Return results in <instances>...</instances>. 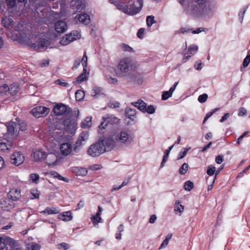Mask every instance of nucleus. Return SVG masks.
Here are the masks:
<instances>
[{
    "label": "nucleus",
    "mask_w": 250,
    "mask_h": 250,
    "mask_svg": "<svg viewBox=\"0 0 250 250\" xmlns=\"http://www.w3.org/2000/svg\"><path fill=\"white\" fill-rule=\"evenodd\" d=\"M247 113L246 109L244 107H241L239 110L238 116H243L245 115Z\"/></svg>",
    "instance_id": "57"
},
{
    "label": "nucleus",
    "mask_w": 250,
    "mask_h": 250,
    "mask_svg": "<svg viewBox=\"0 0 250 250\" xmlns=\"http://www.w3.org/2000/svg\"><path fill=\"white\" fill-rule=\"evenodd\" d=\"M119 47L121 50L124 51L131 52L132 51V48L126 44L122 43L120 45Z\"/></svg>",
    "instance_id": "47"
},
{
    "label": "nucleus",
    "mask_w": 250,
    "mask_h": 250,
    "mask_svg": "<svg viewBox=\"0 0 250 250\" xmlns=\"http://www.w3.org/2000/svg\"><path fill=\"white\" fill-rule=\"evenodd\" d=\"M192 29L189 27H181L179 30L176 31L177 33L178 34H187L189 33L190 31L191 32Z\"/></svg>",
    "instance_id": "37"
},
{
    "label": "nucleus",
    "mask_w": 250,
    "mask_h": 250,
    "mask_svg": "<svg viewBox=\"0 0 250 250\" xmlns=\"http://www.w3.org/2000/svg\"><path fill=\"white\" fill-rule=\"evenodd\" d=\"M208 97V96L207 94H203L198 97V100L200 103H203L207 101Z\"/></svg>",
    "instance_id": "53"
},
{
    "label": "nucleus",
    "mask_w": 250,
    "mask_h": 250,
    "mask_svg": "<svg viewBox=\"0 0 250 250\" xmlns=\"http://www.w3.org/2000/svg\"><path fill=\"white\" fill-rule=\"evenodd\" d=\"M8 85L6 84H2L0 87V93L7 94V93H8Z\"/></svg>",
    "instance_id": "54"
},
{
    "label": "nucleus",
    "mask_w": 250,
    "mask_h": 250,
    "mask_svg": "<svg viewBox=\"0 0 250 250\" xmlns=\"http://www.w3.org/2000/svg\"><path fill=\"white\" fill-rule=\"evenodd\" d=\"M89 73L87 72V69L83 68V72L75 80H74L73 83L76 84V83H81L82 82L86 81L88 79Z\"/></svg>",
    "instance_id": "20"
},
{
    "label": "nucleus",
    "mask_w": 250,
    "mask_h": 250,
    "mask_svg": "<svg viewBox=\"0 0 250 250\" xmlns=\"http://www.w3.org/2000/svg\"><path fill=\"white\" fill-rule=\"evenodd\" d=\"M115 139L119 143L125 146H129L133 141L131 133L127 130H122L115 136Z\"/></svg>",
    "instance_id": "4"
},
{
    "label": "nucleus",
    "mask_w": 250,
    "mask_h": 250,
    "mask_svg": "<svg viewBox=\"0 0 250 250\" xmlns=\"http://www.w3.org/2000/svg\"><path fill=\"white\" fill-rule=\"evenodd\" d=\"M103 120L104 121L99 126L100 129L104 128L108 125H117L120 123V119L112 115L103 118Z\"/></svg>",
    "instance_id": "10"
},
{
    "label": "nucleus",
    "mask_w": 250,
    "mask_h": 250,
    "mask_svg": "<svg viewBox=\"0 0 250 250\" xmlns=\"http://www.w3.org/2000/svg\"><path fill=\"white\" fill-rule=\"evenodd\" d=\"M133 105L137 107L139 110L143 112L146 105V104L142 100H138L137 102H134Z\"/></svg>",
    "instance_id": "27"
},
{
    "label": "nucleus",
    "mask_w": 250,
    "mask_h": 250,
    "mask_svg": "<svg viewBox=\"0 0 250 250\" xmlns=\"http://www.w3.org/2000/svg\"><path fill=\"white\" fill-rule=\"evenodd\" d=\"M215 171H216L215 167H214L211 165H210V166H208V167L207 173L208 175L211 176V175H213L215 173Z\"/></svg>",
    "instance_id": "48"
},
{
    "label": "nucleus",
    "mask_w": 250,
    "mask_h": 250,
    "mask_svg": "<svg viewBox=\"0 0 250 250\" xmlns=\"http://www.w3.org/2000/svg\"><path fill=\"white\" fill-rule=\"evenodd\" d=\"M60 151L62 155L67 156L72 154L74 151V147L70 143H63L60 145Z\"/></svg>",
    "instance_id": "12"
},
{
    "label": "nucleus",
    "mask_w": 250,
    "mask_h": 250,
    "mask_svg": "<svg viewBox=\"0 0 250 250\" xmlns=\"http://www.w3.org/2000/svg\"><path fill=\"white\" fill-rule=\"evenodd\" d=\"M46 153L42 149H39L34 150L32 153V156L36 162H42L45 160Z\"/></svg>",
    "instance_id": "17"
},
{
    "label": "nucleus",
    "mask_w": 250,
    "mask_h": 250,
    "mask_svg": "<svg viewBox=\"0 0 250 250\" xmlns=\"http://www.w3.org/2000/svg\"><path fill=\"white\" fill-rule=\"evenodd\" d=\"M132 63L130 58H124L121 59L117 66L116 74L119 77H123L128 72L132 66Z\"/></svg>",
    "instance_id": "3"
},
{
    "label": "nucleus",
    "mask_w": 250,
    "mask_h": 250,
    "mask_svg": "<svg viewBox=\"0 0 250 250\" xmlns=\"http://www.w3.org/2000/svg\"><path fill=\"white\" fill-rule=\"evenodd\" d=\"M208 30L207 28L203 27H199L196 30H193L192 29L191 32L193 34H199L202 32H206Z\"/></svg>",
    "instance_id": "52"
},
{
    "label": "nucleus",
    "mask_w": 250,
    "mask_h": 250,
    "mask_svg": "<svg viewBox=\"0 0 250 250\" xmlns=\"http://www.w3.org/2000/svg\"><path fill=\"white\" fill-rule=\"evenodd\" d=\"M155 110L156 109L153 105H149L147 106L146 105L143 112H147L148 114H152L155 112Z\"/></svg>",
    "instance_id": "40"
},
{
    "label": "nucleus",
    "mask_w": 250,
    "mask_h": 250,
    "mask_svg": "<svg viewBox=\"0 0 250 250\" xmlns=\"http://www.w3.org/2000/svg\"><path fill=\"white\" fill-rule=\"evenodd\" d=\"M73 5H75V8L77 10H82L84 7V1L83 0H75L72 1Z\"/></svg>",
    "instance_id": "30"
},
{
    "label": "nucleus",
    "mask_w": 250,
    "mask_h": 250,
    "mask_svg": "<svg viewBox=\"0 0 250 250\" xmlns=\"http://www.w3.org/2000/svg\"><path fill=\"white\" fill-rule=\"evenodd\" d=\"M145 32V29L144 28H140L137 33V36L139 38H142Z\"/></svg>",
    "instance_id": "59"
},
{
    "label": "nucleus",
    "mask_w": 250,
    "mask_h": 250,
    "mask_svg": "<svg viewBox=\"0 0 250 250\" xmlns=\"http://www.w3.org/2000/svg\"><path fill=\"white\" fill-rule=\"evenodd\" d=\"M5 2L7 5L8 9H11L14 7L16 4V0H0V8L2 7V3Z\"/></svg>",
    "instance_id": "26"
},
{
    "label": "nucleus",
    "mask_w": 250,
    "mask_h": 250,
    "mask_svg": "<svg viewBox=\"0 0 250 250\" xmlns=\"http://www.w3.org/2000/svg\"><path fill=\"white\" fill-rule=\"evenodd\" d=\"M88 138L89 133L87 131H83L80 134L74 147L75 152L77 153L79 151L81 146L85 144Z\"/></svg>",
    "instance_id": "8"
},
{
    "label": "nucleus",
    "mask_w": 250,
    "mask_h": 250,
    "mask_svg": "<svg viewBox=\"0 0 250 250\" xmlns=\"http://www.w3.org/2000/svg\"><path fill=\"white\" fill-rule=\"evenodd\" d=\"M194 68L197 70H201L202 68V62L201 61H197L194 64Z\"/></svg>",
    "instance_id": "56"
},
{
    "label": "nucleus",
    "mask_w": 250,
    "mask_h": 250,
    "mask_svg": "<svg viewBox=\"0 0 250 250\" xmlns=\"http://www.w3.org/2000/svg\"><path fill=\"white\" fill-rule=\"evenodd\" d=\"M45 162L49 167H53L58 165L59 159L55 153L46 154Z\"/></svg>",
    "instance_id": "16"
},
{
    "label": "nucleus",
    "mask_w": 250,
    "mask_h": 250,
    "mask_svg": "<svg viewBox=\"0 0 250 250\" xmlns=\"http://www.w3.org/2000/svg\"><path fill=\"white\" fill-rule=\"evenodd\" d=\"M21 197V191L18 188H12L8 193V198L13 201L17 200Z\"/></svg>",
    "instance_id": "21"
},
{
    "label": "nucleus",
    "mask_w": 250,
    "mask_h": 250,
    "mask_svg": "<svg viewBox=\"0 0 250 250\" xmlns=\"http://www.w3.org/2000/svg\"><path fill=\"white\" fill-rule=\"evenodd\" d=\"M63 125L65 130L69 131L71 133L75 132L77 126L75 121L68 119L63 121Z\"/></svg>",
    "instance_id": "18"
},
{
    "label": "nucleus",
    "mask_w": 250,
    "mask_h": 250,
    "mask_svg": "<svg viewBox=\"0 0 250 250\" xmlns=\"http://www.w3.org/2000/svg\"><path fill=\"white\" fill-rule=\"evenodd\" d=\"M41 246L36 243H31L27 245V250H40Z\"/></svg>",
    "instance_id": "32"
},
{
    "label": "nucleus",
    "mask_w": 250,
    "mask_h": 250,
    "mask_svg": "<svg viewBox=\"0 0 250 250\" xmlns=\"http://www.w3.org/2000/svg\"><path fill=\"white\" fill-rule=\"evenodd\" d=\"M193 183L190 181L186 182L184 186V189L187 191H190L193 188Z\"/></svg>",
    "instance_id": "42"
},
{
    "label": "nucleus",
    "mask_w": 250,
    "mask_h": 250,
    "mask_svg": "<svg viewBox=\"0 0 250 250\" xmlns=\"http://www.w3.org/2000/svg\"><path fill=\"white\" fill-rule=\"evenodd\" d=\"M183 149V151H181L179 153L177 160L183 159L187 155L188 152L190 149V147L184 148Z\"/></svg>",
    "instance_id": "45"
},
{
    "label": "nucleus",
    "mask_w": 250,
    "mask_h": 250,
    "mask_svg": "<svg viewBox=\"0 0 250 250\" xmlns=\"http://www.w3.org/2000/svg\"><path fill=\"white\" fill-rule=\"evenodd\" d=\"M24 161V157L21 152H14L11 156V163L16 166L20 165Z\"/></svg>",
    "instance_id": "13"
},
{
    "label": "nucleus",
    "mask_w": 250,
    "mask_h": 250,
    "mask_svg": "<svg viewBox=\"0 0 250 250\" xmlns=\"http://www.w3.org/2000/svg\"><path fill=\"white\" fill-rule=\"evenodd\" d=\"M196 5L186 8L187 13L195 18L204 19L212 17L217 8L216 3L209 0H196Z\"/></svg>",
    "instance_id": "2"
},
{
    "label": "nucleus",
    "mask_w": 250,
    "mask_h": 250,
    "mask_svg": "<svg viewBox=\"0 0 250 250\" xmlns=\"http://www.w3.org/2000/svg\"><path fill=\"white\" fill-rule=\"evenodd\" d=\"M53 111L57 116L64 115L68 116L71 113L70 108L62 104H57L54 108Z\"/></svg>",
    "instance_id": "9"
},
{
    "label": "nucleus",
    "mask_w": 250,
    "mask_h": 250,
    "mask_svg": "<svg viewBox=\"0 0 250 250\" xmlns=\"http://www.w3.org/2000/svg\"><path fill=\"white\" fill-rule=\"evenodd\" d=\"M250 62V58L246 57L244 59L243 62V65L244 67H247L248 66V65L249 64Z\"/></svg>",
    "instance_id": "58"
},
{
    "label": "nucleus",
    "mask_w": 250,
    "mask_h": 250,
    "mask_svg": "<svg viewBox=\"0 0 250 250\" xmlns=\"http://www.w3.org/2000/svg\"><path fill=\"white\" fill-rule=\"evenodd\" d=\"M55 83L56 84H59L61 86L64 87H68L70 86V84L62 80L58 79L55 82Z\"/></svg>",
    "instance_id": "44"
},
{
    "label": "nucleus",
    "mask_w": 250,
    "mask_h": 250,
    "mask_svg": "<svg viewBox=\"0 0 250 250\" xmlns=\"http://www.w3.org/2000/svg\"><path fill=\"white\" fill-rule=\"evenodd\" d=\"M198 46L195 44H192L190 45L188 50V54H190L191 55H194L198 51Z\"/></svg>",
    "instance_id": "31"
},
{
    "label": "nucleus",
    "mask_w": 250,
    "mask_h": 250,
    "mask_svg": "<svg viewBox=\"0 0 250 250\" xmlns=\"http://www.w3.org/2000/svg\"><path fill=\"white\" fill-rule=\"evenodd\" d=\"M178 83V82L175 83L174 84L172 87H170L169 91L163 92V94L162 95V99L163 100H166L169 97H171L172 93L175 90Z\"/></svg>",
    "instance_id": "24"
},
{
    "label": "nucleus",
    "mask_w": 250,
    "mask_h": 250,
    "mask_svg": "<svg viewBox=\"0 0 250 250\" xmlns=\"http://www.w3.org/2000/svg\"><path fill=\"white\" fill-rule=\"evenodd\" d=\"M50 112V109L43 106H39L32 109L31 113L36 117L46 116Z\"/></svg>",
    "instance_id": "11"
},
{
    "label": "nucleus",
    "mask_w": 250,
    "mask_h": 250,
    "mask_svg": "<svg viewBox=\"0 0 250 250\" xmlns=\"http://www.w3.org/2000/svg\"><path fill=\"white\" fill-rule=\"evenodd\" d=\"M84 97V92L81 90H78L75 93L76 99L77 101H81Z\"/></svg>",
    "instance_id": "36"
},
{
    "label": "nucleus",
    "mask_w": 250,
    "mask_h": 250,
    "mask_svg": "<svg viewBox=\"0 0 250 250\" xmlns=\"http://www.w3.org/2000/svg\"><path fill=\"white\" fill-rule=\"evenodd\" d=\"M73 218L72 213L70 211H64L58 215V219L63 221H69Z\"/></svg>",
    "instance_id": "25"
},
{
    "label": "nucleus",
    "mask_w": 250,
    "mask_h": 250,
    "mask_svg": "<svg viewBox=\"0 0 250 250\" xmlns=\"http://www.w3.org/2000/svg\"><path fill=\"white\" fill-rule=\"evenodd\" d=\"M91 220L94 226L102 222V218L100 216L95 215L91 217Z\"/></svg>",
    "instance_id": "39"
},
{
    "label": "nucleus",
    "mask_w": 250,
    "mask_h": 250,
    "mask_svg": "<svg viewBox=\"0 0 250 250\" xmlns=\"http://www.w3.org/2000/svg\"><path fill=\"white\" fill-rule=\"evenodd\" d=\"M75 20L77 21H78L80 22L87 24L90 22V17L86 14H81L77 15Z\"/></svg>",
    "instance_id": "22"
},
{
    "label": "nucleus",
    "mask_w": 250,
    "mask_h": 250,
    "mask_svg": "<svg viewBox=\"0 0 250 250\" xmlns=\"http://www.w3.org/2000/svg\"><path fill=\"white\" fill-rule=\"evenodd\" d=\"M188 168V164L185 163H184L182 167L180 168L179 172L181 175L185 174Z\"/></svg>",
    "instance_id": "38"
},
{
    "label": "nucleus",
    "mask_w": 250,
    "mask_h": 250,
    "mask_svg": "<svg viewBox=\"0 0 250 250\" xmlns=\"http://www.w3.org/2000/svg\"><path fill=\"white\" fill-rule=\"evenodd\" d=\"M39 178V175L36 173H32L30 175V180L34 183H38Z\"/></svg>",
    "instance_id": "46"
},
{
    "label": "nucleus",
    "mask_w": 250,
    "mask_h": 250,
    "mask_svg": "<svg viewBox=\"0 0 250 250\" xmlns=\"http://www.w3.org/2000/svg\"><path fill=\"white\" fill-rule=\"evenodd\" d=\"M15 244L13 239L5 235L0 236V250H8V247H14Z\"/></svg>",
    "instance_id": "7"
},
{
    "label": "nucleus",
    "mask_w": 250,
    "mask_h": 250,
    "mask_svg": "<svg viewBox=\"0 0 250 250\" xmlns=\"http://www.w3.org/2000/svg\"><path fill=\"white\" fill-rule=\"evenodd\" d=\"M30 193L32 196L31 199L39 198L40 193L39 191L36 188L32 189L30 191Z\"/></svg>",
    "instance_id": "43"
},
{
    "label": "nucleus",
    "mask_w": 250,
    "mask_h": 250,
    "mask_svg": "<svg viewBox=\"0 0 250 250\" xmlns=\"http://www.w3.org/2000/svg\"><path fill=\"white\" fill-rule=\"evenodd\" d=\"M168 242H169L168 241L165 239L163 241V242H162V243L161 244L159 249H163V248L166 247L167 246Z\"/></svg>",
    "instance_id": "61"
},
{
    "label": "nucleus",
    "mask_w": 250,
    "mask_h": 250,
    "mask_svg": "<svg viewBox=\"0 0 250 250\" xmlns=\"http://www.w3.org/2000/svg\"><path fill=\"white\" fill-rule=\"evenodd\" d=\"M105 151V148L100 142L96 143L90 146L87 150L89 155L93 157H98Z\"/></svg>",
    "instance_id": "5"
},
{
    "label": "nucleus",
    "mask_w": 250,
    "mask_h": 250,
    "mask_svg": "<svg viewBox=\"0 0 250 250\" xmlns=\"http://www.w3.org/2000/svg\"><path fill=\"white\" fill-rule=\"evenodd\" d=\"M87 57L85 54H84L83 57V59L82 60V65L83 66V68L85 69L87 68Z\"/></svg>",
    "instance_id": "55"
},
{
    "label": "nucleus",
    "mask_w": 250,
    "mask_h": 250,
    "mask_svg": "<svg viewBox=\"0 0 250 250\" xmlns=\"http://www.w3.org/2000/svg\"><path fill=\"white\" fill-rule=\"evenodd\" d=\"M248 7V5H247L246 7H244L243 9H242L240 11L239 13V17L240 20L241 22H242L244 15L246 13V11Z\"/></svg>",
    "instance_id": "49"
},
{
    "label": "nucleus",
    "mask_w": 250,
    "mask_h": 250,
    "mask_svg": "<svg viewBox=\"0 0 250 250\" xmlns=\"http://www.w3.org/2000/svg\"><path fill=\"white\" fill-rule=\"evenodd\" d=\"M81 35L78 31H73L69 34L63 36L60 41V43L62 45H67L73 41L80 39Z\"/></svg>",
    "instance_id": "6"
},
{
    "label": "nucleus",
    "mask_w": 250,
    "mask_h": 250,
    "mask_svg": "<svg viewBox=\"0 0 250 250\" xmlns=\"http://www.w3.org/2000/svg\"><path fill=\"white\" fill-rule=\"evenodd\" d=\"M59 246L62 248L64 250H66L70 248L69 245L65 243H62L59 244Z\"/></svg>",
    "instance_id": "60"
},
{
    "label": "nucleus",
    "mask_w": 250,
    "mask_h": 250,
    "mask_svg": "<svg viewBox=\"0 0 250 250\" xmlns=\"http://www.w3.org/2000/svg\"><path fill=\"white\" fill-rule=\"evenodd\" d=\"M126 116L130 119L133 120V117L136 114L135 110L130 108H127L125 110Z\"/></svg>",
    "instance_id": "33"
},
{
    "label": "nucleus",
    "mask_w": 250,
    "mask_h": 250,
    "mask_svg": "<svg viewBox=\"0 0 250 250\" xmlns=\"http://www.w3.org/2000/svg\"><path fill=\"white\" fill-rule=\"evenodd\" d=\"M13 140L8 139L7 137H3L0 139V150L5 151L9 150L13 146Z\"/></svg>",
    "instance_id": "14"
},
{
    "label": "nucleus",
    "mask_w": 250,
    "mask_h": 250,
    "mask_svg": "<svg viewBox=\"0 0 250 250\" xmlns=\"http://www.w3.org/2000/svg\"><path fill=\"white\" fill-rule=\"evenodd\" d=\"M16 122H17L18 125V131H19L20 130H22V131L26 129V126L25 123L23 122L20 121L18 119H16Z\"/></svg>",
    "instance_id": "41"
},
{
    "label": "nucleus",
    "mask_w": 250,
    "mask_h": 250,
    "mask_svg": "<svg viewBox=\"0 0 250 250\" xmlns=\"http://www.w3.org/2000/svg\"><path fill=\"white\" fill-rule=\"evenodd\" d=\"M184 207L180 204V202L176 201L174 205V211L176 214L181 215V213L184 211Z\"/></svg>",
    "instance_id": "28"
},
{
    "label": "nucleus",
    "mask_w": 250,
    "mask_h": 250,
    "mask_svg": "<svg viewBox=\"0 0 250 250\" xmlns=\"http://www.w3.org/2000/svg\"><path fill=\"white\" fill-rule=\"evenodd\" d=\"M87 173V170L86 168L83 167H80L78 168V170L77 171V175L81 176H84Z\"/></svg>",
    "instance_id": "51"
},
{
    "label": "nucleus",
    "mask_w": 250,
    "mask_h": 250,
    "mask_svg": "<svg viewBox=\"0 0 250 250\" xmlns=\"http://www.w3.org/2000/svg\"><path fill=\"white\" fill-rule=\"evenodd\" d=\"M92 125V117H86L84 120L81 123L82 128H86L91 126Z\"/></svg>",
    "instance_id": "29"
},
{
    "label": "nucleus",
    "mask_w": 250,
    "mask_h": 250,
    "mask_svg": "<svg viewBox=\"0 0 250 250\" xmlns=\"http://www.w3.org/2000/svg\"><path fill=\"white\" fill-rule=\"evenodd\" d=\"M223 157L221 155L217 156L215 158V162L218 164H221L223 162Z\"/></svg>",
    "instance_id": "62"
},
{
    "label": "nucleus",
    "mask_w": 250,
    "mask_h": 250,
    "mask_svg": "<svg viewBox=\"0 0 250 250\" xmlns=\"http://www.w3.org/2000/svg\"><path fill=\"white\" fill-rule=\"evenodd\" d=\"M60 209L58 207H47L44 210L41 211V213L47 215L58 214Z\"/></svg>",
    "instance_id": "23"
},
{
    "label": "nucleus",
    "mask_w": 250,
    "mask_h": 250,
    "mask_svg": "<svg viewBox=\"0 0 250 250\" xmlns=\"http://www.w3.org/2000/svg\"><path fill=\"white\" fill-rule=\"evenodd\" d=\"M146 21L148 27H150L155 22L154 17L151 16H147Z\"/></svg>",
    "instance_id": "50"
},
{
    "label": "nucleus",
    "mask_w": 250,
    "mask_h": 250,
    "mask_svg": "<svg viewBox=\"0 0 250 250\" xmlns=\"http://www.w3.org/2000/svg\"><path fill=\"white\" fill-rule=\"evenodd\" d=\"M106 78H107V80L108 83H115L117 82V80L116 79L110 77H108V76L106 77Z\"/></svg>",
    "instance_id": "63"
},
{
    "label": "nucleus",
    "mask_w": 250,
    "mask_h": 250,
    "mask_svg": "<svg viewBox=\"0 0 250 250\" xmlns=\"http://www.w3.org/2000/svg\"><path fill=\"white\" fill-rule=\"evenodd\" d=\"M55 29L58 33H63L67 29V24L63 21H57L55 24Z\"/></svg>",
    "instance_id": "19"
},
{
    "label": "nucleus",
    "mask_w": 250,
    "mask_h": 250,
    "mask_svg": "<svg viewBox=\"0 0 250 250\" xmlns=\"http://www.w3.org/2000/svg\"><path fill=\"white\" fill-rule=\"evenodd\" d=\"M229 115L230 114L229 113H227L225 114V115L222 117V118L220 120V122L221 123L224 122L229 117Z\"/></svg>",
    "instance_id": "64"
},
{
    "label": "nucleus",
    "mask_w": 250,
    "mask_h": 250,
    "mask_svg": "<svg viewBox=\"0 0 250 250\" xmlns=\"http://www.w3.org/2000/svg\"><path fill=\"white\" fill-rule=\"evenodd\" d=\"M19 86L16 84H12L8 88V93L11 95H15L19 91Z\"/></svg>",
    "instance_id": "34"
},
{
    "label": "nucleus",
    "mask_w": 250,
    "mask_h": 250,
    "mask_svg": "<svg viewBox=\"0 0 250 250\" xmlns=\"http://www.w3.org/2000/svg\"><path fill=\"white\" fill-rule=\"evenodd\" d=\"M116 142L117 141L114 136L105 138L103 140L100 141L101 143H102L105 147V151L112 149L115 146Z\"/></svg>",
    "instance_id": "15"
},
{
    "label": "nucleus",
    "mask_w": 250,
    "mask_h": 250,
    "mask_svg": "<svg viewBox=\"0 0 250 250\" xmlns=\"http://www.w3.org/2000/svg\"><path fill=\"white\" fill-rule=\"evenodd\" d=\"M1 22L4 27L8 29L7 33V36L13 41H24L30 43L37 50L52 47L49 41L39 37H36V41L33 42L32 41V40L33 39V36L29 35V37L27 36L23 23L15 24L11 18L6 17L2 19Z\"/></svg>",
    "instance_id": "1"
},
{
    "label": "nucleus",
    "mask_w": 250,
    "mask_h": 250,
    "mask_svg": "<svg viewBox=\"0 0 250 250\" xmlns=\"http://www.w3.org/2000/svg\"><path fill=\"white\" fill-rule=\"evenodd\" d=\"M173 146H172L169 147V149L166 150V152H165V154L163 157V159L162 160V162L161 164V167H163L164 166L165 163L166 162V161L167 160V158L169 155V153L170 151V150L172 149Z\"/></svg>",
    "instance_id": "35"
}]
</instances>
